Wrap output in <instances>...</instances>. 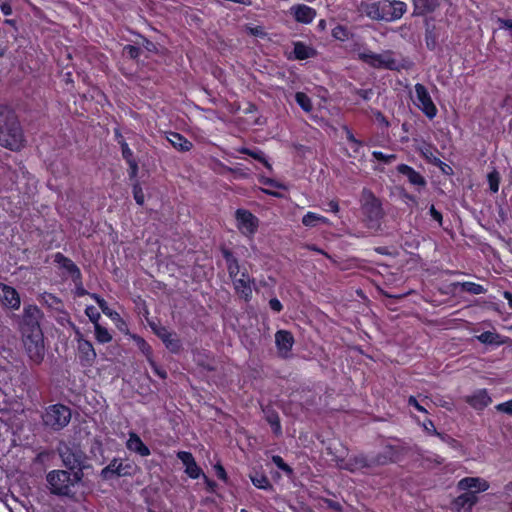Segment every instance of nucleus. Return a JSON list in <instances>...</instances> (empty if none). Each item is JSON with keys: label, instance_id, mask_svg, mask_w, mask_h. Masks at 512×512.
<instances>
[{"label": "nucleus", "instance_id": "f257e3e1", "mask_svg": "<svg viewBox=\"0 0 512 512\" xmlns=\"http://www.w3.org/2000/svg\"><path fill=\"white\" fill-rule=\"evenodd\" d=\"M43 318L44 313L36 304H24L22 312L14 316L24 352L34 365H40L46 354Z\"/></svg>", "mask_w": 512, "mask_h": 512}, {"label": "nucleus", "instance_id": "f03ea898", "mask_svg": "<svg viewBox=\"0 0 512 512\" xmlns=\"http://www.w3.org/2000/svg\"><path fill=\"white\" fill-rule=\"evenodd\" d=\"M0 145L20 151L25 145L24 132L15 111L6 104H0Z\"/></svg>", "mask_w": 512, "mask_h": 512}, {"label": "nucleus", "instance_id": "7ed1b4c3", "mask_svg": "<svg viewBox=\"0 0 512 512\" xmlns=\"http://www.w3.org/2000/svg\"><path fill=\"white\" fill-rule=\"evenodd\" d=\"M220 252L225 260L228 275L233 283L235 294L245 302H250L253 296V289L255 287V279L244 280L239 278L240 263L234 252L228 247L222 245Z\"/></svg>", "mask_w": 512, "mask_h": 512}, {"label": "nucleus", "instance_id": "20e7f679", "mask_svg": "<svg viewBox=\"0 0 512 512\" xmlns=\"http://www.w3.org/2000/svg\"><path fill=\"white\" fill-rule=\"evenodd\" d=\"M360 9L372 20L394 22L406 13L407 4L400 0H379L362 2Z\"/></svg>", "mask_w": 512, "mask_h": 512}, {"label": "nucleus", "instance_id": "39448f33", "mask_svg": "<svg viewBox=\"0 0 512 512\" xmlns=\"http://www.w3.org/2000/svg\"><path fill=\"white\" fill-rule=\"evenodd\" d=\"M81 475L79 472L72 474L65 470H53L47 474L46 479L52 494L72 497L75 494L73 488L80 481Z\"/></svg>", "mask_w": 512, "mask_h": 512}, {"label": "nucleus", "instance_id": "423d86ee", "mask_svg": "<svg viewBox=\"0 0 512 512\" xmlns=\"http://www.w3.org/2000/svg\"><path fill=\"white\" fill-rule=\"evenodd\" d=\"M71 418V408L62 403L48 405L41 414L43 426L53 432L62 431L69 425Z\"/></svg>", "mask_w": 512, "mask_h": 512}, {"label": "nucleus", "instance_id": "0eeeda50", "mask_svg": "<svg viewBox=\"0 0 512 512\" xmlns=\"http://www.w3.org/2000/svg\"><path fill=\"white\" fill-rule=\"evenodd\" d=\"M361 210L370 223H378L384 214L380 199L366 188L362 191Z\"/></svg>", "mask_w": 512, "mask_h": 512}, {"label": "nucleus", "instance_id": "6e6552de", "mask_svg": "<svg viewBox=\"0 0 512 512\" xmlns=\"http://www.w3.org/2000/svg\"><path fill=\"white\" fill-rule=\"evenodd\" d=\"M236 226L240 233L248 238H252L259 227V219L249 210L238 208L235 211Z\"/></svg>", "mask_w": 512, "mask_h": 512}, {"label": "nucleus", "instance_id": "1a4fd4ad", "mask_svg": "<svg viewBox=\"0 0 512 512\" xmlns=\"http://www.w3.org/2000/svg\"><path fill=\"white\" fill-rule=\"evenodd\" d=\"M414 90L416 94V98L418 101V107L423 112V114L430 120L434 119L437 116L438 109L434 104L429 91L425 87V85L421 83H416L414 85Z\"/></svg>", "mask_w": 512, "mask_h": 512}, {"label": "nucleus", "instance_id": "9d476101", "mask_svg": "<svg viewBox=\"0 0 512 512\" xmlns=\"http://www.w3.org/2000/svg\"><path fill=\"white\" fill-rule=\"evenodd\" d=\"M403 452L402 446L387 444L379 453L371 457L372 465L375 467L396 463L402 458Z\"/></svg>", "mask_w": 512, "mask_h": 512}, {"label": "nucleus", "instance_id": "9b49d317", "mask_svg": "<svg viewBox=\"0 0 512 512\" xmlns=\"http://www.w3.org/2000/svg\"><path fill=\"white\" fill-rule=\"evenodd\" d=\"M294 343L295 339L290 331L281 329L275 333V344L280 358L288 359L291 357Z\"/></svg>", "mask_w": 512, "mask_h": 512}, {"label": "nucleus", "instance_id": "f8f14e48", "mask_svg": "<svg viewBox=\"0 0 512 512\" xmlns=\"http://www.w3.org/2000/svg\"><path fill=\"white\" fill-rule=\"evenodd\" d=\"M78 338V356L82 366L90 367L94 363L97 354L89 340L83 339L80 332H77Z\"/></svg>", "mask_w": 512, "mask_h": 512}, {"label": "nucleus", "instance_id": "ddd939ff", "mask_svg": "<svg viewBox=\"0 0 512 512\" xmlns=\"http://www.w3.org/2000/svg\"><path fill=\"white\" fill-rule=\"evenodd\" d=\"M464 401L475 411L481 412L492 403V397L486 388H481L465 396Z\"/></svg>", "mask_w": 512, "mask_h": 512}, {"label": "nucleus", "instance_id": "4468645a", "mask_svg": "<svg viewBox=\"0 0 512 512\" xmlns=\"http://www.w3.org/2000/svg\"><path fill=\"white\" fill-rule=\"evenodd\" d=\"M490 488V484L487 480L481 477H464L457 483V489L459 491H472L480 493L485 492Z\"/></svg>", "mask_w": 512, "mask_h": 512}, {"label": "nucleus", "instance_id": "2eb2a0df", "mask_svg": "<svg viewBox=\"0 0 512 512\" xmlns=\"http://www.w3.org/2000/svg\"><path fill=\"white\" fill-rule=\"evenodd\" d=\"M339 467L341 469H344L346 471L355 473L356 471L365 469V468H372V461L371 457H368L364 454L354 455L349 457L346 460H342L339 464Z\"/></svg>", "mask_w": 512, "mask_h": 512}, {"label": "nucleus", "instance_id": "dca6fc26", "mask_svg": "<svg viewBox=\"0 0 512 512\" xmlns=\"http://www.w3.org/2000/svg\"><path fill=\"white\" fill-rule=\"evenodd\" d=\"M53 262L59 269L64 270L71 277V280L76 278V281L80 282L81 270L69 257L61 252H56L53 255Z\"/></svg>", "mask_w": 512, "mask_h": 512}, {"label": "nucleus", "instance_id": "f3484780", "mask_svg": "<svg viewBox=\"0 0 512 512\" xmlns=\"http://www.w3.org/2000/svg\"><path fill=\"white\" fill-rule=\"evenodd\" d=\"M0 295L2 304L5 307L11 310H18L20 308V295L14 287L4 283H0Z\"/></svg>", "mask_w": 512, "mask_h": 512}, {"label": "nucleus", "instance_id": "a211bd4d", "mask_svg": "<svg viewBox=\"0 0 512 512\" xmlns=\"http://www.w3.org/2000/svg\"><path fill=\"white\" fill-rule=\"evenodd\" d=\"M177 458L185 466V473L191 479H198L200 476H203V470L201 469V467L198 466L191 452L179 451L177 452Z\"/></svg>", "mask_w": 512, "mask_h": 512}, {"label": "nucleus", "instance_id": "6ab92c4d", "mask_svg": "<svg viewBox=\"0 0 512 512\" xmlns=\"http://www.w3.org/2000/svg\"><path fill=\"white\" fill-rule=\"evenodd\" d=\"M414 17H427L438 10L441 0H411Z\"/></svg>", "mask_w": 512, "mask_h": 512}, {"label": "nucleus", "instance_id": "aec40b11", "mask_svg": "<svg viewBox=\"0 0 512 512\" xmlns=\"http://www.w3.org/2000/svg\"><path fill=\"white\" fill-rule=\"evenodd\" d=\"M290 14L294 20L301 24H311L315 19L316 10L306 4H295L290 8Z\"/></svg>", "mask_w": 512, "mask_h": 512}, {"label": "nucleus", "instance_id": "412c9836", "mask_svg": "<svg viewBox=\"0 0 512 512\" xmlns=\"http://www.w3.org/2000/svg\"><path fill=\"white\" fill-rule=\"evenodd\" d=\"M402 68L403 65H400L394 58V52L392 50H385L382 53H378L376 64H374V69L400 71Z\"/></svg>", "mask_w": 512, "mask_h": 512}, {"label": "nucleus", "instance_id": "4be33fe9", "mask_svg": "<svg viewBox=\"0 0 512 512\" xmlns=\"http://www.w3.org/2000/svg\"><path fill=\"white\" fill-rule=\"evenodd\" d=\"M317 56V50L302 41L293 42V51L288 56L289 60H306Z\"/></svg>", "mask_w": 512, "mask_h": 512}, {"label": "nucleus", "instance_id": "5701e85b", "mask_svg": "<svg viewBox=\"0 0 512 512\" xmlns=\"http://www.w3.org/2000/svg\"><path fill=\"white\" fill-rule=\"evenodd\" d=\"M396 170L399 174L406 176L409 183L413 186L425 187L427 184L425 177L407 164L401 163L397 165Z\"/></svg>", "mask_w": 512, "mask_h": 512}, {"label": "nucleus", "instance_id": "b1692460", "mask_svg": "<svg viewBox=\"0 0 512 512\" xmlns=\"http://www.w3.org/2000/svg\"><path fill=\"white\" fill-rule=\"evenodd\" d=\"M126 447L129 451L135 452L136 454L147 457L151 454L149 447L142 441L140 436L135 432L129 433V438L126 442Z\"/></svg>", "mask_w": 512, "mask_h": 512}, {"label": "nucleus", "instance_id": "393cba45", "mask_svg": "<svg viewBox=\"0 0 512 512\" xmlns=\"http://www.w3.org/2000/svg\"><path fill=\"white\" fill-rule=\"evenodd\" d=\"M477 502L476 492L465 491L454 499L453 505L457 511L467 510L470 512Z\"/></svg>", "mask_w": 512, "mask_h": 512}, {"label": "nucleus", "instance_id": "a878e982", "mask_svg": "<svg viewBox=\"0 0 512 512\" xmlns=\"http://www.w3.org/2000/svg\"><path fill=\"white\" fill-rule=\"evenodd\" d=\"M425 33L424 40L426 48L434 51L438 46L439 33L435 24L431 23V19L426 18L424 21Z\"/></svg>", "mask_w": 512, "mask_h": 512}, {"label": "nucleus", "instance_id": "bb28decb", "mask_svg": "<svg viewBox=\"0 0 512 512\" xmlns=\"http://www.w3.org/2000/svg\"><path fill=\"white\" fill-rule=\"evenodd\" d=\"M417 151L420 156L431 165H433L439 159L437 155L440 154V152L431 142L423 141L417 147Z\"/></svg>", "mask_w": 512, "mask_h": 512}, {"label": "nucleus", "instance_id": "cd10ccee", "mask_svg": "<svg viewBox=\"0 0 512 512\" xmlns=\"http://www.w3.org/2000/svg\"><path fill=\"white\" fill-rule=\"evenodd\" d=\"M476 339L482 344L495 346L504 345L510 341L509 337L502 336L499 333L492 331H484L480 335H477Z\"/></svg>", "mask_w": 512, "mask_h": 512}, {"label": "nucleus", "instance_id": "c85d7f7f", "mask_svg": "<svg viewBox=\"0 0 512 512\" xmlns=\"http://www.w3.org/2000/svg\"><path fill=\"white\" fill-rule=\"evenodd\" d=\"M167 140L175 149L181 152L190 151L193 147L192 142L178 132H170L167 136Z\"/></svg>", "mask_w": 512, "mask_h": 512}, {"label": "nucleus", "instance_id": "c756f323", "mask_svg": "<svg viewBox=\"0 0 512 512\" xmlns=\"http://www.w3.org/2000/svg\"><path fill=\"white\" fill-rule=\"evenodd\" d=\"M249 478L252 484L261 490L270 491L273 490V485L271 484L267 475L261 470H253L249 474Z\"/></svg>", "mask_w": 512, "mask_h": 512}, {"label": "nucleus", "instance_id": "7c9ffc66", "mask_svg": "<svg viewBox=\"0 0 512 512\" xmlns=\"http://www.w3.org/2000/svg\"><path fill=\"white\" fill-rule=\"evenodd\" d=\"M63 462L70 470L77 469L81 472L84 468V456L81 451L66 453L63 456Z\"/></svg>", "mask_w": 512, "mask_h": 512}, {"label": "nucleus", "instance_id": "2f4dec72", "mask_svg": "<svg viewBox=\"0 0 512 512\" xmlns=\"http://www.w3.org/2000/svg\"><path fill=\"white\" fill-rule=\"evenodd\" d=\"M237 152L241 154H245L250 156L251 158L255 159L256 161L262 163L265 168H267L269 171H272V164L269 162L263 151H261L258 148H247V147H239L237 148Z\"/></svg>", "mask_w": 512, "mask_h": 512}, {"label": "nucleus", "instance_id": "473e14b6", "mask_svg": "<svg viewBox=\"0 0 512 512\" xmlns=\"http://www.w3.org/2000/svg\"><path fill=\"white\" fill-rule=\"evenodd\" d=\"M302 224L306 227H316L318 225H329L330 220L320 214L309 211L303 216Z\"/></svg>", "mask_w": 512, "mask_h": 512}, {"label": "nucleus", "instance_id": "72a5a7b5", "mask_svg": "<svg viewBox=\"0 0 512 512\" xmlns=\"http://www.w3.org/2000/svg\"><path fill=\"white\" fill-rule=\"evenodd\" d=\"M162 342L166 349L172 354H179L183 349L182 341L175 332L171 333V336H167V338L163 339Z\"/></svg>", "mask_w": 512, "mask_h": 512}, {"label": "nucleus", "instance_id": "f704fd0d", "mask_svg": "<svg viewBox=\"0 0 512 512\" xmlns=\"http://www.w3.org/2000/svg\"><path fill=\"white\" fill-rule=\"evenodd\" d=\"M131 338L135 342L136 346L141 351V353L145 356L146 360L153 357L152 347L143 337L137 334H133Z\"/></svg>", "mask_w": 512, "mask_h": 512}, {"label": "nucleus", "instance_id": "c9c22d12", "mask_svg": "<svg viewBox=\"0 0 512 512\" xmlns=\"http://www.w3.org/2000/svg\"><path fill=\"white\" fill-rule=\"evenodd\" d=\"M266 420L269 423L272 432L275 436L282 435V426L280 422L279 415L276 411H270L266 415Z\"/></svg>", "mask_w": 512, "mask_h": 512}, {"label": "nucleus", "instance_id": "e433bc0d", "mask_svg": "<svg viewBox=\"0 0 512 512\" xmlns=\"http://www.w3.org/2000/svg\"><path fill=\"white\" fill-rule=\"evenodd\" d=\"M295 101L304 112L309 113L313 110L312 100L306 93L301 91L296 92Z\"/></svg>", "mask_w": 512, "mask_h": 512}, {"label": "nucleus", "instance_id": "4c0bfd02", "mask_svg": "<svg viewBox=\"0 0 512 512\" xmlns=\"http://www.w3.org/2000/svg\"><path fill=\"white\" fill-rule=\"evenodd\" d=\"M95 338L101 344L109 343L112 340V335L107 328L101 326L99 323L95 325Z\"/></svg>", "mask_w": 512, "mask_h": 512}, {"label": "nucleus", "instance_id": "58836bf2", "mask_svg": "<svg viewBox=\"0 0 512 512\" xmlns=\"http://www.w3.org/2000/svg\"><path fill=\"white\" fill-rule=\"evenodd\" d=\"M461 289L464 292H468L473 295H480L483 294L486 290L485 288L478 283L466 281L461 283Z\"/></svg>", "mask_w": 512, "mask_h": 512}, {"label": "nucleus", "instance_id": "ea45409f", "mask_svg": "<svg viewBox=\"0 0 512 512\" xmlns=\"http://www.w3.org/2000/svg\"><path fill=\"white\" fill-rule=\"evenodd\" d=\"M331 34L336 40L344 42L349 39L350 31L346 26L338 24L332 29Z\"/></svg>", "mask_w": 512, "mask_h": 512}, {"label": "nucleus", "instance_id": "a19ab883", "mask_svg": "<svg viewBox=\"0 0 512 512\" xmlns=\"http://www.w3.org/2000/svg\"><path fill=\"white\" fill-rule=\"evenodd\" d=\"M116 467H117V459L115 458L106 467H104L101 470L100 475H101L102 479L110 480L114 477H117L118 470H116Z\"/></svg>", "mask_w": 512, "mask_h": 512}, {"label": "nucleus", "instance_id": "79ce46f5", "mask_svg": "<svg viewBox=\"0 0 512 512\" xmlns=\"http://www.w3.org/2000/svg\"><path fill=\"white\" fill-rule=\"evenodd\" d=\"M272 462L276 465L278 469L283 471L287 476L290 477L294 474L293 468L290 465H288L281 456L273 455Z\"/></svg>", "mask_w": 512, "mask_h": 512}, {"label": "nucleus", "instance_id": "37998d69", "mask_svg": "<svg viewBox=\"0 0 512 512\" xmlns=\"http://www.w3.org/2000/svg\"><path fill=\"white\" fill-rule=\"evenodd\" d=\"M378 57V53L372 52L370 50H366L358 53V59L374 68V64H376V58Z\"/></svg>", "mask_w": 512, "mask_h": 512}, {"label": "nucleus", "instance_id": "c03bdc74", "mask_svg": "<svg viewBox=\"0 0 512 512\" xmlns=\"http://www.w3.org/2000/svg\"><path fill=\"white\" fill-rule=\"evenodd\" d=\"M132 192L136 203L142 206L145 201V196L139 180H135V182L132 183Z\"/></svg>", "mask_w": 512, "mask_h": 512}, {"label": "nucleus", "instance_id": "a18cd8bd", "mask_svg": "<svg viewBox=\"0 0 512 512\" xmlns=\"http://www.w3.org/2000/svg\"><path fill=\"white\" fill-rule=\"evenodd\" d=\"M487 180L489 184V189L493 193H497L499 190V184H500V175L497 170H493L492 172L488 173Z\"/></svg>", "mask_w": 512, "mask_h": 512}, {"label": "nucleus", "instance_id": "49530a36", "mask_svg": "<svg viewBox=\"0 0 512 512\" xmlns=\"http://www.w3.org/2000/svg\"><path fill=\"white\" fill-rule=\"evenodd\" d=\"M116 470H118L117 477L130 476L133 474L134 464L130 462L123 463L117 459Z\"/></svg>", "mask_w": 512, "mask_h": 512}, {"label": "nucleus", "instance_id": "de8ad7c7", "mask_svg": "<svg viewBox=\"0 0 512 512\" xmlns=\"http://www.w3.org/2000/svg\"><path fill=\"white\" fill-rule=\"evenodd\" d=\"M141 54V48L135 45L127 44L123 47V55L131 60H138Z\"/></svg>", "mask_w": 512, "mask_h": 512}, {"label": "nucleus", "instance_id": "09e8293b", "mask_svg": "<svg viewBox=\"0 0 512 512\" xmlns=\"http://www.w3.org/2000/svg\"><path fill=\"white\" fill-rule=\"evenodd\" d=\"M41 299L43 303H45L50 308H57L56 306L62 305L61 299L53 295L52 293H43L41 295Z\"/></svg>", "mask_w": 512, "mask_h": 512}, {"label": "nucleus", "instance_id": "8fccbe9b", "mask_svg": "<svg viewBox=\"0 0 512 512\" xmlns=\"http://www.w3.org/2000/svg\"><path fill=\"white\" fill-rule=\"evenodd\" d=\"M150 327L153 333L163 341V339L167 338V336H171V333L174 331L169 330L166 326L156 325L155 323H150Z\"/></svg>", "mask_w": 512, "mask_h": 512}, {"label": "nucleus", "instance_id": "3c124183", "mask_svg": "<svg viewBox=\"0 0 512 512\" xmlns=\"http://www.w3.org/2000/svg\"><path fill=\"white\" fill-rule=\"evenodd\" d=\"M345 131L347 141L354 146L353 151L355 153H358L359 148L364 146V142L362 140L357 139L349 128L345 127Z\"/></svg>", "mask_w": 512, "mask_h": 512}, {"label": "nucleus", "instance_id": "603ef678", "mask_svg": "<svg viewBox=\"0 0 512 512\" xmlns=\"http://www.w3.org/2000/svg\"><path fill=\"white\" fill-rule=\"evenodd\" d=\"M372 156L377 161L383 162L384 164H390L396 160V154H385L381 151H373Z\"/></svg>", "mask_w": 512, "mask_h": 512}, {"label": "nucleus", "instance_id": "864d4df0", "mask_svg": "<svg viewBox=\"0 0 512 512\" xmlns=\"http://www.w3.org/2000/svg\"><path fill=\"white\" fill-rule=\"evenodd\" d=\"M120 148H121L122 157L127 164L137 161L134 156L133 151L130 149V147L126 141H123V143H121Z\"/></svg>", "mask_w": 512, "mask_h": 512}, {"label": "nucleus", "instance_id": "5fc2aeb1", "mask_svg": "<svg viewBox=\"0 0 512 512\" xmlns=\"http://www.w3.org/2000/svg\"><path fill=\"white\" fill-rule=\"evenodd\" d=\"M147 362L155 375L163 380L167 378V371L163 367L159 366L153 357L148 359Z\"/></svg>", "mask_w": 512, "mask_h": 512}, {"label": "nucleus", "instance_id": "6e6d98bb", "mask_svg": "<svg viewBox=\"0 0 512 512\" xmlns=\"http://www.w3.org/2000/svg\"><path fill=\"white\" fill-rule=\"evenodd\" d=\"M423 430L429 434V435H433V436H438L440 438L443 437V435L438 432L435 428V425H434V422L431 420V419H425L422 424H421Z\"/></svg>", "mask_w": 512, "mask_h": 512}, {"label": "nucleus", "instance_id": "4d7b16f0", "mask_svg": "<svg viewBox=\"0 0 512 512\" xmlns=\"http://www.w3.org/2000/svg\"><path fill=\"white\" fill-rule=\"evenodd\" d=\"M85 314L94 325H96V323H98L99 319L101 318L100 313L94 306H87L85 309Z\"/></svg>", "mask_w": 512, "mask_h": 512}, {"label": "nucleus", "instance_id": "13d9d810", "mask_svg": "<svg viewBox=\"0 0 512 512\" xmlns=\"http://www.w3.org/2000/svg\"><path fill=\"white\" fill-rule=\"evenodd\" d=\"M353 93L357 96H359L364 101H369L374 95V91L371 88L368 89H360V88H354Z\"/></svg>", "mask_w": 512, "mask_h": 512}, {"label": "nucleus", "instance_id": "bf43d9fd", "mask_svg": "<svg viewBox=\"0 0 512 512\" xmlns=\"http://www.w3.org/2000/svg\"><path fill=\"white\" fill-rule=\"evenodd\" d=\"M128 177H129V180L133 182H135V180H138L137 179V176H138V171H139V166H138V161H134V162H131V163H128Z\"/></svg>", "mask_w": 512, "mask_h": 512}, {"label": "nucleus", "instance_id": "052dcab7", "mask_svg": "<svg viewBox=\"0 0 512 512\" xmlns=\"http://www.w3.org/2000/svg\"><path fill=\"white\" fill-rule=\"evenodd\" d=\"M495 409L498 411V412H501V413H505V414H508V415H512V399L506 401V402H502V403H499L495 406Z\"/></svg>", "mask_w": 512, "mask_h": 512}, {"label": "nucleus", "instance_id": "680f3d73", "mask_svg": "<svg viewBox=\"0 0 512 512\" xmlns=\"http://www.w3.org/2000/svg\"><path fill=\"white\" fill-rule=\"evenodd\" d=\"M374 117L379 125H381L384 128H388L390 126V122L388 121L387 117L379 110L373 111Z\"/></svg>", "mask_w": 512, "mask_h": 512}, {"label": "nucleus", "instance_id": "e2e57ef3", "mask_svg": "<svg viewBox=\"0 0 512 512\" xmlns=\"http://www.w3.org/2000/svg\"><path fill=\"white\" fill-rule=\"evenodd\" d=\"M214 471H215V474L218 477V479H220L224 482H227L228 475H227V472H226L224 466L221 463L218 462L214 465Z\"/></svg>", "mask_w": 512, "mask_h": 512}, {"label": "nucleus", "instance_id": "0e129e2a", "mask_svg": "<svg viewBox=\"0 0 512 512\" xmlns=\"http://www.w3.org/2000/svg\"><path fill=\"white\" fill-rule=\"evenodd\" d=\"M407 403H408V406H411V407H414L418 412H421V413H425L427 414L428 411L426 410V408L424 406H422L418 400L416 399L415 396L411 395L408 397V400H407Z\"/></svg>", "mask_w": 512, "mask_h": 512}, {"label": "nucleus", "instance_id": "69168bd1", "mask_svg": "<svg viewBox=\"0 0 512 512\" xmlns=\"http://www.w3.org/2000/svg\"><path fill=\"white\" fill-rule=\"evenodd\" d=\"M433 166L439 168L440 171L445 175L453 174V169L451 166L443 162L440 158L433 164Z\"/></svg>", "mask_w": 512, "mask_h": 512}, {"label": "nucleus", "instance_id": "338daca9", "mask_svg": "<svg viewBox=\"0 0 512 512\" xmlns=\"http://www.w3.org/2000/svg\"><path fill=\"white\" fill-rule=\"evenodd\" d=\"M72 282L75 285V289H76L75 294L77 296L82 297V296H85L86 294H88L87 290L83 286V277L82 276L80 277V282L76 281V278H73Z\"/></svg>", "mask_w": 512, "mask_h": 512}, {"label": "nucleus", "instance_id": "774afa93", "mask_svg": "<svg viewBox=\"0 0 512 512\" xmlns=\"http://www.w3.org/2000/svg\"><path fill=\"white\" fill-rule=\"evenodd\" d=\"M269 307L275 313H280L283 310V305L276 297L269 300Z\"/></svg>", "mask_w": 512, "mask_h": 512}]
</instances>
